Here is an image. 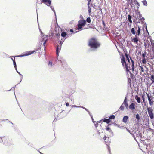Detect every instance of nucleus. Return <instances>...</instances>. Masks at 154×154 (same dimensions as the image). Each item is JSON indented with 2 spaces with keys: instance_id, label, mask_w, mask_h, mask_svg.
I'll return each instance as SVG.
<instances>
[{
  "instance_id": "nucleus-37",
  "label": "nucleus",
  "mask_w": 154,
  "mask_h": 154,
  "mask_svg": "<svg viewBox=\"0 0 154 154\" xmlns=\"http://www.w3.org/2000/svg\"><path fill=\"white\" fill-rule=\"evenodd\" d=\"M48 65H50L51 66H52V63L51 62L49 61L48 63Z\"/></svg>"
},
{
  "instance_id": "nucleus-38",
  "label": "nucleus",
  "mask_w": 154,
  "mask_h": 154,
  "mask_svg": "<svg viewBox=\"0 0 154 154\" xmlns=\"http://www.w3.org/2000/svg\"><path fill=\"white\" fill-rule=\"evenodd\" d=\"M135 0L136 2V4H137V5H138V7L140 5L139 4V3L136 0Z\"/></svg>"
},
{
  "instance_id": "nucleus-1",
  "label": "nucleus",
  "mask_w": 154,
  "mask_h": 154,
  "mask_svg": "<svg viewBox=\"0 0 154 154\" xmlns=\"http://www.w3.org/2000/svg\"><path fill=\"white\" fill-rule=\"evenodd\" d=\"M88 45L91 48L96 49L100 47V44L96 38H92L89 40Z\"/></svg>"
},
{
  "instance_id": "nucleus-33",
  "label": "nucleus",
  "mask_w": 154,
  "mask_h": 154,
  "mask_svg": "<svg viewBox=\"0 0 154 154\" xmlns=\"http://www.w3.org/2000/svg\"><path fill=\"white\" fill-rule=\"evenodd\" d=\"M125 55L127 59L129 58L127 51L126 52H125Z\"/></svg>"
},
{
  "instance_id": "nucleus-23",
  "label": "nucleus",
  "mask_w": 154,
  "mask_h": 154,
  "mask_svg": "<svg viewBox=\"0 0 154 154\" xmlns=\"http://www.w3.org/2000/svg\"><path fill=\"white\" fill-rule=\"evenodd\" d=\"M128 19L130 22L131 23H132V21L131 20V16L130 15H128Z\"/></svg>"
},
{
  "instance_id": "nucleus-14",
  "label": "nucleus",
  "mask_w": 154,
  "mask_h": 154,
  "mask_svg": "<svg viewBox=\"0 0 154 154\" xmlns=\"http://www.w3.org/2000/svg\"><path fill=\"white\" fill-rule=\"evenodd\" d=\"M129 108L131 109H135V104L134 103H132L131 104H130L129 106Z\"/></svg>"
},
{
  "instance_id": "nucleus-9",
  "label": "nucleus",
  "mask_w": 154,
  "mask_h": 154,
  "mask_svg": "<svg viewBox=\"0 0 154 154\" xmlns=\"http://www.w3.org/2000/svg\"><path fill=\"white\" fill-rule=\"evenodd\" d=\"M43 3H45L48 6H49L51 4V2L50 0H42Z\"/></svg>"
},
{
  "instance_id": "nucleus-29",
  "label": "nucleus",
  "mask_w": 154,
  "mask_h": 154,
  "mask_svg": "<svg viewBox=\"0 0 154 154\" xmlns=\"http://www.w3.org/2000/svg\"><path fill=\"white\" fill-rule=\"evenodd\" d=\"M86 21L88 23H90L91 22V19L89 17H88L86 19Z\"/></svg>"
},
{
  "instance_id": "nucleus-13",
  "label": "nucleus",
  "mask_w": 154,
  "mask_h": 154,
  "mask_svg": "<svg viewBox=\"0 0 154 154\" xmlns=\"http://www.w3.org/2000/svg\"><path fill=\"white\" fill-rule=\"evenodd\" d=\"M135 99L138 103H140L141 102V100L140 97L137 95L135 96Z\"/></svg>"
},
{
  "instance_id": "nucleus-24",
  "label": "nucleus",
  "mask_w": 154,
  "mask_h": 154,
  "mask_svg": "<svg viewBox=\"0 0 154 154\" xmlns=\"http://www.w3.org/2000/svg\"><path fill=\"white\" fill-rule=\"evenodd\" d=\"M142 100H143V102L144 103V105L145 106H146V102L145 98H144V97L143 96H142Z\"/></svg>"
},
{
  "instance_id": "nucleus-19",
  "label": "nucleus",
  "mask_w": 154,
  "mask_h": 154,
  "mask_svg": "<svg viewBox=\"0 0 154 154\" xmlns=\"http://www.w3.org/2000/svg\"><path fill=\"white\" fill-rule=\"evenodd\" d=\"M11 59L13 60L14 67H15V69H16V64L15 62V58H14V59H13L12 58H11Z\"/></svg>"
},
{
  "instance_id": "nucleus-21",
  "label": "nucleus",
  "mask_w": 154,
  "mask_h": 154,
  "mask_svg": "<svg viewBox=\"0 0 154 154\" xmlns=\"http://www.w3.org/2000/svg\"><path fill=\"white\" fill-rule=\"evenodd\" d=\"M142 3L144 6H146L147 5V3L146 0H144L142 1Z\"/></svg>"
},
{
  "instance_id": "nucleus-41",
  "label": "nucleus",
  "mask_w": 154,
  "mask_h": 154,
  "mask_svg": "<svg viewBox=\"0 0 154 154\" xmlns=\"http://www.w3.org/2000/svg\"><path fill=\"white\" fill-rule=\"evenodd\" d=\"M143 66H144V67H145V68L146 70L147 71V70H148V68H147V67H146V66H144V65Z\"/></svg>"
},
{
  "instance_id": "nucleus-4",
  "label": "nucleus",
  "mask_w": 154,
  "mask_h": 154,
  "mask_svg": "<svg viewBox=\"0 0 154 154\" xmlns=\"http://www.w3.org/2000/svg\"><path fill=\"white\" fill-rule=\"evenodd\" d=\"M147 94V97L148 98V100L149 102V104L152 107V106L154 104V101L153 100V98L149 94ZM152 108V107H151Z\"/></svg>"
},
{
  "instance_id": "nucleus-50",
  "label": "nucleus",
  "mask_w": 154,
  "mask_h": 154,
  "mask_svg": "<svg viewBox=\"0 0 154 154\" xmlns=\"http://www.w3.org/2000/svg\"><path fill=\"white\" fill-rule=\"evenodd\" d=\"M153 94H154V92H153Z\"/></svg>"
},
{
  "instance_id": "nucleus-27",
  "label": "nucleus",
  "mask_w": 154,
  "mask_h": 154,
  "mask_svg": "<svg viewBox=\"0 0 154 154\" xmlns=\"http://www.w3.org/2000/svg\"><path fill=\"white\" fill-rule=\"evenodd\" d=\"M106 136L105 135L103 137V139H104V140L105 142L106 143V144L107 145H108V144H109V143H108V142H107L106 141Z\"/></svg>"
},
{
  "instance_id": "nucleus-34",
  "label": "nucleus",
  "mask_w": 154,
  "mask_h": 154,
  "mask_svg": "<svg viewBox=\"0 0 154 154\" xmlns=\"http://www.w3.org/2000/svg\"><path fill=\"white\" fill-rule=\"evenodd\" d=\"M55 35L56 36L57 38H59L60 37V34L59 33H56Z\"/></svg>"
},
{
  "instance_id": "nucleus-36",
  "label": "nucleus",
  "mask_w": 154,
  "mask_h": 154,
  "mask_svg": "<svg viewBox=\"0 0 154 154\" xmlns=\"http://www.w3.org/2000/svg\"><path fill=\"white\" fill-rule=\"evenodd\" d=\"M151 45L153 48H154V43L152 42V41H151Z\"/></svg>"
},
{
  "instance_id": "nucleus-30",
  "label": "nucleus",
  "mask_w": 154,
  "mask_h": 154,
  "mask_svg": "<svg viewBox=\"0 0 154 154\" xmlns=\"http://www.w3.org/2000/svg\"><path fill=\"white\" fill-rule=\"evenodd\" d=\"M142 63L143 64H146V60L145 58H143L142 61Z\"/></svg>"
},
{
  "instance_id": "nucleus-44",
  "label": "nucleus",
  "mask_w": 154,
  "mask_h": 154,
  "mask_svg": "<svg viewBox=\"0 0 154 154\" xmlns=\"http://www.w3.org/2000/svg\"><path fill=\"white\" fill-rule=\"evenodd\" d=\"M70 31L71 32H73V30L72 29H70Z\"/></svg>"
},
{
  "instance_id": "nucleus-25",
  "label": "nucleus",
  "mask_w": 154,
  "mask_h": 154,
  "mask_svg": "<svg viewBox=\"0 0 154 154\" xmlns=\"http://www.w3.org/2000/svg\"><path fill=\"white\" fill-rule=\"evenodd\" d=\"M106 130L109 132H111V131H112L111 129L109 126H107L106 127Z\"/></svg>"
},
{
  "instance_id": "nucleus-18",
  "label": "nucleus",
  "mask_w": 154,
  "mask_h": 154,
  "mask_svg": "<svg viewBox=\"0 0 154 154\" xmlns=\"http://www.w3.org/2000/svg\"><path fill=\"white\" fill-rule=\"evenodd\" d=\"M67 35L66 32H63L61 34V36L63 37H65Z\"/></svg>"
},
{
  "instance_id": "nucleus-45",
  "label": "nucleus",
  "mask_w": 154,
  "mask_h": 154,
  "mask_svg": "<svg viewBox=\"0 0 154 154\" xmlns=\"http://www.w3.org/2000/svg\"><path fill=\"white\" fill-rule=\"evenodd\" d=\"M102 23H103V24L104 25H105V23L104 22V21H102Z\"/></svg>"
},
{
  "instance_id": "nucleus-6",
  "label": "nucleus",
  "mask_w": 154,
  "mask_h": 154,
  "mask_svg": "<svg viewBox=\"0 0 154 154\" xmlns=\"http://www.w3.org/2000/svg\"><path fill=\"white\" fill-rule=\"evenodd\" d=\"M35 51H30L26 52L23 55L17 56V57H22L25 56H27L35 52Z\"/></svg>"
},
{
  "instance_id": "nucleus-28",
  "label": "nucleus",
  "mask_w": 154,
  "mask_h": 154,
  "mask_svg": "<svg viewBox=\"0 0 154 154\" xmlns=\"http://www.w3.org/2000/svg\"><path fill=\"white\" fill-rule=\"evenodd\" d=\"M136 118L137 120L139 121L140 119V117L139 116V115L138 114H137L136 115Z\"/></svg>"
},
{
  "instance_id": "nucleus-8",
  "label": "nucleus",
  "mask_w": 154,
  "mask_h": 154,
  "mask_svg": "<svg viewBox=\"0 0 154 154\" xmlns=\"http://www.w3.org/2000/svg\"><path fill=\"white\" fill-rule=\"evenodd\" d=\"M137 34H136L135 35V37H134L133 39H131L132 42H134V43H135L136 44H138V40L137 38Z\"/></svg>"
},
{
  "instance_id": "nucleus-47",
  "label": "nucleus",
  "mask_w": 154,
  "mask_h": 154,
  "mask_svg": "<svg viewBox=\"0 0 154 154\" xmlns=\"http://www.w3.org/2000/svg\"><path fill=\"white\" fill-rule=\"evenodd\" d=\"M60 62L62 63V62L61 60H58Z\"/></svg>"
},
{
  "instance_id": "nucleus-32",
  "label": "nucleus",
  "mask_w": 154,
  "mask_h": 154,
  "mask_svg": "<svg viewBox=\"0 0 154 154\" xmlns=\"http://www.w3.org/2000/svg\"><path fill=\"white\" fill-rule=\"evenodd\" d=\"M131 79L130 78H128V82L130 85H131Z\"/></svg>"
},
{
  "instance_id": "nucleus-17",
  "label": "nucleus",
  "mask_w": 154,
  "mask_h": 154,
  "mask_svg": "<svg viewBox=\"0 0 154 154\" xmlns=\"http://www.w3.org/2000/svg\"><path fill=\"white\" fill-rule=\"evenodd\" d=\"M127 98L125 97V99L123 103L124 104L126 107H127L128 106V104L127 103V101L126 100Z\"/></svg>"
},
{
  "instance_id": "nucleus-22",
  "label": "nucleus",
  "mask_w": 154,
  "mask_h": 154,
  "mask_svg": "<svg viewBox=\"0 0 154 154\" xmlns=\"http://www.w3.org/2000/svg\"><path fill=\"white\" fill-rule=\"evenodd\" d=\"M138 14L139 15V18L140 19L142 20H144V18L140 14L139 12L138 13Z\"/></svg>"
},
{
  "instance_id": "nucleus-11",
  "label": "nucleus",
  "mask_w": 154,
  "mask_h": 154,
  "mask_svg": "<svg viewBox=\"0 0 154 154\" xmlns=\"http://www.w3.org/2000/svg\"><path fill=\"white\" fill-rule=\"evenodd\" d=\"M61 48V46H59V45H57L56 50V54H57V55H58V54H59L60 51V50Z\"/></svg>"
},
{
  "instance_id": "nucleus-31",
  "label": "nucleus",
  "mask_w": 154,
  "mask_h": 154,
  "mask_svg": "<svg viewBox=\"0 0 154 154\" xmlns=\"http://www.w3.org/2000/svg\"><path fill=\"white\" fill-rule=\"evenodd\" d=\"M124 109V107L123 106V104H122L120 107V109L122 110H123Z\"/></svg>"
},
{
  "instance_id": "nucleus-43",
  "label": "nucleus",
  "mask_w": 154,
  "mask_h": 154,
  "mask_svg": "<svg viewBox=\"0 0 154 154\" xmlns=\"http://www.w3.org/2000/svg\"><path fill=\"white\" fill-rule=\"evenodd\" d=\"M46 41L45 40L44 42L43 43V45H44V46H45V44H46Z\"/></svg>"
},
{
  "instance_id": "nucleus-26",
  "label": "nucleus",
  "mask_w": 154,
  "mask_h": 154,
  "mask_svg": "<svg viewBox=\"0 0 154 154\" xmlns=\"http://www.w3.org/2000/svg\"><path fill=\"white\" fill-rule=\"evenodd\" d=\"M115 117L114 115H112L110 116L109 117V119H113L115 118Z\"/></svg>"
},
{
  "instance_id": "nucleus-5",
  "label": "nucleus",
  "mask_w": 154,
  "mask_h": 154,
  "mask_svg": "<svg viewBox=\"0 0 154 154\" xmlns=\"http://www.w3.org/2000/svg\"><path fill=\"white\" fill-rule=\"evenodd\" d=\"M139 69L140 72V73L141 75H146V70H145L143 66H139Z\"/></svg>"
},
{
  "instance_id": "nucleus-12",
  "label": "nucleus",
  "mask_w": 154,
  "mask_h": 154,
  "mask_svg": "<svg viewBox=\"0 0 154 154\" xmlns=\"http://www.w3.org/2000/svg\"><path fill=\"white\" fill-rule=\"evenodd\" d=\"M128 118V117L127 116H125L123 118L122 121L124 123H126L127 122V120Z\"/></svg>"
},
{
  "instance_id": "nucleus-35",
  "label": "nucleus",
  "mask_w": 154,
  "mask_h": 154,
  "mask_svg": "<svg viewBox=\"0 0 154 154\" xmlns=\"http://www.w3.org/2000/svg\"><path fill=\"white\" fill-rule=\"evenodd\" d=\"M146 54L145 52L142 54V56L143 57V58H145V57L146 56Z\"/></svg>"
},
{
  "instance_id": "nucleus-15",
  "label": "nucleus",
  "mask_w": 154,
  "mask_h": 154,
  "mask_svg": "<svg viewBox=\"0 0 154 154\" xmlns=\"http://www.w3.org/2000/svg\"><path fill=\"white\" fill-rule=\"evenodd\" d=\"M103 121L104 122H106L107 124L111 122V121L109 119H103Z\"/></svg>"
},
{
  "instance_id": "nucleus-3",
  "label": "nucleus",
  "mask_w": 154,
  "mask_h": 154,
  "mask_svg": "<svg viewBox=\"0 0 154 154\" xmlns=\"http://www.w3.org/2000/svg\"><path fill=\"white\" fill-rule=\"evenodd\" d=\"M86 24V21L84 19L80 20L78 22L77 25V29L78 30H82V26H84Z\"/></svg>"
},
{
  "instance_id": "nucleus-16",
  "label": "nucleus",
  "mask_w": 154,
  "mask_h": 154,
  "mask_svg": "<svg viewBox=\"0 0 154 154\" xmlns=\"http://www.w3.org/2000/svg\"><path fill=\"white\" fill-rule=\"evenodd\" d=\"M137 28H138V29H137V36L140 35H141V33H140L141 30H140V28L139 27V26H138Z\"/></svg>"
},
{
  "instance_id": "nucleus-39",
  "label": "nucleus",
  "mask_w": 154,
  "mask_h": 154,
  "mask_svg": "<svg viewBox=\"0 0 154 154\" xmlns=\"http://www.w3.org/2000/svg\"><path fill=\"white\" fill-rule=\"evenodd\" d=\"M66 106H67V107L69 105V103L68 102L66 103Z\"/></svg>"
},
{
  "instance_id": "nucleus-40",
  "label": "nucleus",
  "mask_w": 154,
  "mask_h": 154,
  "mask_svg": "<svg viewBox=\"0 0 154 154\" xmlns=\"http://www.w3.org/2000/svg\"><path fill=\"white\" fill-rule=\"evenodd\" d=\"M88 1V3H90L91 2V0H87Z\"/></svg>"
},
{
  "instance_id": "nucleus-10",
  "label": "nucleus",
  "mask_w": 154,
  "mask_h": 154,
  "mask_svg": "<svg viewBox=\"0 0 154 154\" xmlns=\"http://www.w3.org/2000/svg\"><path fill=\"white\" fill-rule=\"evenodd\" d=\"M137 29V27H135V28H133L131 29V33L133 35H135L136 34V32L135 31V30Z\"/></svg>"
},
{
  "instance_id": "nucleus-42",
  "label": "nucleus",
  "mask_w": 154,
  "mask_h": 154,
  "mask_svg": "<svg viewBox=\"0 0 154 154\" xmlns=\"http://www.w3.org/2000/svg\"><path fill=\"white\" fill-rule=\"evenodd\" d=\"M127 60H128V62H129V63H130V62H131V61H130V59H129V58H128V59Z\"/></svg>"
},
{
  "instance_id": "nucleus-20",
  "label": "nucleus",
  "mask_w": 154,
  "mask_h": 154,
  "mask_svg": "<svg viewBox=\"0 0 154 154\" xmlns=\"http://www.w3.org/2000/svg\"><path fill=\"white\" fill-rule=\"evenodd\" d=\"M90 3H88V13L90 14L91 13V8L90 6Z\"/></svg>"
},
{
  "instance_id": "nucleus-2",
  "label": "nucleus",
  "mask_w": 154,
  "mask_h": 154,
  "mask_svg": "<svg viewBox=\"0 0 154 154\" xmlns=\"http://www.w3.org/2000/svg\"><path fill=\"white\" fill-rule=\"evenodd\" d=\"M122 57L121 58V63L122 64V66L125 69V70L127 72H130L129 70H131V68L130 66H128L125 60V59L124 56L123 54L121 55Z\"/></svg>"
},
{
  "instance_id": "nucleus-48",
  "label": "nucleus",
  "mask_w": 154,
  "mask_h": 154,
  "mask_svg": "<svg viewBox=\"0 0 154 154\" xmlns=\"http://www.w3.org/2000/svg\"><path fill=\"white\" fill-rule=\"evenodd\" d=\"M144 45L145 46V47H146V43H145L144 44Z\"/></svg>"
},
{
  "instance_id": "nucleus-7",
  "label": "nucleus",
  "mask_w": 154,
  "mask_h": 154,
  "mask_svg": "<svg viewBox=\"0 0 154 154\" xmlns=\"http://www.w3.org/2000/svg\"><path fill=\"white\" fill-rule=\"evenodd\" d=\"M129 57L130 58V60H131V61L130 62V63H129V66H130L131 67V70L133 71L134 70V61L132 60V59L131 58V57Z\"/></svg>"
},
{
  "instance_id": "nucleus-46",
  "label": "nucleus",
  "mask_w": 154,
  "mask_h": 154,
  "mask_svg": "<svg viewBox=\"0 0 154 154\" xmlns=\"http://www.w3.org/2000/svg\"><path fill=\"white\" fill-rule=\"evenodd\" d=\"M60 46H61V45H62V42L61 41H60Z\"/></svg>"
},
{
  "instance_id": "nucleus-49",
  "label": "nucleus",
  "mask_w": 154,
  "mask_h": 154,
  "mask_svg": "<svg viewBox=\"0 0 154 154\" xmlns=\"http://www.w3.org/2000/svg\"><path fill=\"white\" fill-rule=\"evenodd\" d=\"M131 4H132V3L131 2V4H130V5H131Z\"/></svg>"
}]
</instances>
